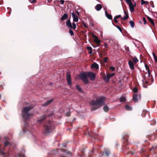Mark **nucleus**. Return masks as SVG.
Returning a JSON list of instances; mask_svg holds the SVG:
<instances>
[{
    "instance_id": "79ce46f5",
    "label": "nucleus",
    "mask_w": 157,
    "mask_h": 157,
    "mask_svg": "<svg viewBox=\"0 0 157 157\" xmlns=\"http://www.w3.org/2000/svg\"><path fill=\"white\" fill-rule=\"evenodd\" d=\"M143 21L144 22V24H146V23H147V21H146V19L145 18V17H144L143 18Z\"/></svg>"
},
{
    "instance_id": "7ed1b4c3",
    "label": "nucleus",
    "mask_w": 157,
    "mask_h": 157,
    "mask_svg": "<svg viewBox=\"0 0 157 157\" xmlns=\"http://www.w3.org/2000/svg\"><path fill=\"white\" fill-rule=\"evenodd\" d=\"M53 127L52 124V121H49L44 126L43 133L46 135H48L53 131Z\"/></svg>"
},
{
    "instance_id": "6e6d98bb",
    "label": "nucleus",
    "mask_w": 157,
    "mask_h": 157,
    "mask_svg": "<svg viewBox=\"0 0 157 157\" xmlns=\"http://www.w3.org/2000/svg\"><path fill=\"white\" fill-rule=\"evenodd\" d=\"M105 47H108L107 44L106 43H105Z\"/></svg>"
},
{
    "instance_id": "c756f323",
    "label": "nucleus",
    "mask_w": 157,
    "mask_h": 157,
    "mask_svg": "<svg viewBox=\"0 0 157 157\" xmlns=\"http://www.w3.org/2000/svg\"><path fill=\"white\" fill-rule=\"evenodd\" d=\"M120 101L121 102H124L126 101L125 98L124 97H122L120 98Z\"/></svg>"
},
{
    "instance_id": "4c0bfd02",
    "label": "nucleus",
    "mask_w": 157,
    "mask_h": 157,
    "mask_svg": "<svg viewBox=\"0 0 157 157\" xmlns=\"http://www.w3.org/2000/svg\"><path fill=\"white\" fill-rule=\"evenodd\" d=\"M72 28H73L74 29H75L76 28V25L75 23H72Z\"/></svg>"
},
{
    "instance_id": "bb28decb",
    "label": "nucleus",
    "mask_w": 157,
    "mask_h": 157,
    "mask_svg": "<svg viewBox=\"0 0 157 157\" xmlns=\"http://www.w3.org/2000/svg\"><path fill=\"white\" fill-rule=\"evenodd\" d=\"M103 109L105 112H107L109 110V108L108 106L105 105L103 107Z\"/></svg>"
},
{
    "instance_id": "680f3d73",
    "label": "nucleus",
    "mask_w": 157,
    "mask_h": 157,
    "mask_svg": "<svg viewBox=\"0 0 157 157\" xmlns=\"http://www.w3.org/2000/svg\"><path fill=\"white\" fill-rule=\"evenodd\" d=\"M51 1H52V0H48V2H51Z\"/></svg>"
},
{
    "instance_id": "ddd939ff",
    "label": "nucleus",
    "mask_w": 157,
    "mask_h": 157,
    "mask_svg": "<svg viewBox=\"0 0 157 157\" xmlns=\"http://www.w3.org/2000/svg\"><path fill=\"white\" fill-rule=\"evenodd\" d=\"M93 36L94 37V41L97 44H100L101 42V41L98 39V37L94 34L93 35Z\"/></svg>"
},
{
    "instance_id": "473e14b6",
    "label": "nucleus",
    "mask_w": 157,
    "mask_h": 157,
    "mask_svg": "<svg viewBox=\"0 0 157 157\" xmlns=\"http://www.w3.org/2000/svg\"><path fill=\"white\" fill-rule=\"evenodd\" d=\"M76 88L80 92H82V89L79 85H77Z\"/></svg>"
},
{
    "instance_id": "bf43d9fd",
    "label": "nucleus",
    "mask_w": 157,
    "mask_h": 157,
    "mask_svg": "<svg viewBox=\"0 0 157 157\" xmlns=\"http://www.w3.org/2000/svg\"><path fill=\"white\" fill-rule=\"evenodd\" d=\"M76 12L77 15L79 16V12L77 11H76Z\"/></svg>"
},
{
    "instance_id": "4468645a",
    "label": "nucleus",
    "mask_w": 157,
    "mask_h": 157,
    "mask_svg": "<svg viewBox=\"0 0 157 157\" xmlns=\"http://www.w3.org/2000/svg\"><path fill=\"white\" fill-rule=\"evenodd\" d=\"M4 150L5 148H2V145L0 144V155H4L5 154V153L4 151Z\"/></svg>"
},
{
    "instance_id": "13d9d810",
    "label": "nucleus",
    "mask_w": 157,
    "mask_h": 157,
    "mask_svg": "<svg viewBox=\"0 0 157 157\" xmlns=\"http://www.w3.org/2000/svg\"><path fill=\"white\" fill-rule=\"evenodd\" d=\"M67 154H68L69 155H71V152H68L67 153Z\"/></svg>"
},
{
    "instance_id": "aec40b11",
    "label": "nucleus",
    "mask_w": 157,
    "mask_h": 157,
    "mask_svg": "<svg viewBox=\"0 0 157 157\" xmlns=\"http://www.w3.org/2000/svg\"><path fill=\"white\" fill-rule=\"evenodd\" d=\"M68 17V15L67 13H66L64 14L62 17L60 18V20L63 21L64 20L67 18Z\"/></svg>"
},
{
    "instance_id": "e2e57ef3",
    "label": "nucleus",
    "mask_w": 157,
    "mask_h": 157,
    "mask_svg": "<svg viewBox=\"0 0 157 157\" xmlns=\"http://www.w3.org/2000/svg\"><path fill=\"white\" fill-rule=\"evenodd\" d=\"M134 154V152H132L131 153L132 155H133Z\"/></svg>"
},
{
    "instance_id": "5701e85b",
    "label": "nucleus",
    "mask_w": 157,
    "mask_h": 157,
    "mask_svg": "<svg viewBox=\"0 0 157 157\" xmlns=\"http://www.w3.org/2000/svg\"><path fill=\"white\" fill-rule=\"evenodd\" d=\"M109 77L107 74L106 76H105L103 78L104 80L106 82H108L110 79Z\"/></svg>"
},
{
    "instance_id": "7c9ffc66",
    "label": "nucleus",
    "mask_w": 157,
    "mask_h": 157,
    "mask_svg": "<svg viewBox=\"0 0 157 157\" xmlns=\"http://www.w3.org/2000/svg\"><path fill=\"white\" fill-rule=\"evenodd\" d=\"M157 149V145H155L153 146L152 149H151V150H153L154 151H155V150Z\"/></svg>"
},
{
    "instance_id": "58836bf2",
    "label": "nucleus",
    "mask_w": 157,
    "mask_h": 157,
    "mask_svg": "<svg viewBox=\"0 0 157 157\" xmlns=\"http://www.w3.org/2000/svg\"><path fill=\"white\" fill-rule=\"evenodd\" d=\"M133 91L134 92L136 93L138 92V90L135 87L133 89Z\"/></svg>"
},
{
    "instance_id": "de8ad7c7",
    "label": "nucleus",
    "mask_w": 157,
    "mask_h": 157,
    "mask_svg": "<svg viewBox=\"0 0 157 157\" xmlns=\"http://www.w3.org/2000/svg\"><path fill=\"white\" fill-rule=\"evenodd\" d=\"M107 57H105L104 59V63H106L107 62Z\"/></svg>"
},
{
    "instance_id": "dca6fc26",
    "label": "nucleus",
    "mask_w": 157,
    "mask_h": 157,
    "mask_svg": "<svg viewBox=\"0 0 157 157\" xmlns=\"http://www.w3.org/2000/svg\"><path fill=\"white\" fill-rule=\"evenodd\" d=\"M130 9V10L131 12H133L134 10V6L133 5V3H131V4L128 5Z\"/></svg>"
},
{
    "instance_id": "1a4fd4ad",
    "label": "nucleus",
    "mask_w": 157,
    "mask_h": 157,
    "mask_svg": "<svg viewBox=\"0 0 157 157\" xmlns=\"http://www.w3.org/2000/svg\"><path fill=\"white\" fill-rule=\"evenodd\" d=\"M72 16L73 18V20L74 21H75L76 22L78 21V18L77 15H76L75 13L73 12L72 13Z\"/></svg>"
},
{
    "instance_id": "a18cd8bd",
    "label": "nucleus",
    "mask_w": 157,
    "mask_h": 157,
    "mask_svg": "<svg viewBox=\"0 0 157 157\" xmlns=\"http://www.w3.org/2000/svg\"><path fill=\"white\" fill-rule=\"evenodd\" d=\"M144 151V150L143 148H141L140 149V151L139 152V153H142L143 151Z\"/></svg>"
},
{
    "instance_id": "2eb2a0df",
    "label": "nucleus",
    "mask_w": 157,
    "mask_h": 157,
    "mask_svg": "<svg viewBox=\"0 0 157 157\" xmlns=\"http://www.w3.org/2000/svg\"><path fill=\"white\" fill-rule=\"evenodd\" d=\"M46 116V115H43L41 117L40 119H38L37 121L40 123H41L45 119Z\"/></svg>"
},
{
    "instance_id": "603ef678",
    "label": "nucleus",
    "mask_w": 157,
    "mask_h": 157,
    "mask_svg": "<svg viewBox=\"0 0 157 157\" xmlns=\"http://www.w3.org/2000/svg\"><path fill=\"white\" fill-rule=\"evenodd\" d=\"M152 55H153V56L154 57V58L156 57L154 52H153L152 53Z\"/></svg>"
},
{
    "instance_id": "3c124183",
    "label": "nucleus",
    "mask_w": 157,
    "mask_h": 157,
    "mask_svg": "<svg viewBox=\"0 0 157 157\" xmlns=\"http://www.w3.org/2000/svg\"><path fill=\"white\" fill-rule=\"evenodd\" d=\"M117 19L114 17V20L116 23H118V21L116 20Z\"/></svg>"
},
{
    "instance_id": "0e129e2a",
    "label": "nucleus",
    "mask_w": 157,
    "mask_h": 157,
    "mask_svg": "<svg viewBox=\"0 0 157 157\" xmlns=\"http://www.w3.org/2000/svg\"><path fill=\"white\" fill-rule=\"evenodd\" d=\"M54 151L53 150V151H51V153H52L54 152Z\"/></svg>"
},
{
    "instance_id": "37998d69",
    "label": "nucleus",
    "mask_w": 157,
    "mask_h": 157,
    "mask_svg": "<svg viewBox=\"0 0 157 157\" xmlns=\"http://www.w3.org/2000/svg\"><path fill=\"white\" fill-rule=\"evenodd\" d=\"M110 68L112 71H114L115 70V68L113 66H111Z\"/></svg>"
},
{
    "instance_id": "4d7b16f0",
    "label": "nucleus",
    "mask_w": 157,
    "mask_h": 157,
    "mask_svg": "<svg viewBox=\"0 0 157 157\" xmlns=\"http://www.w3.org/2000/svg\"><path fill=\"white\" fill-rule=\"evenodd\" d=\"M52 115H53V113H51V114L48 115V117H50V116Z\"/></svg>"
},
{
    "instance_id": "f03ea898",
    "label": "nucleus",
    "mask_w": 157,
    "mask_h": 157,
    "mask_svg": "<svg viewBox=\"0 0 157 157\" xmlns=\"http://www.w3.org/2000/svg\"><path fill=\"white\" fill-rule=\"evenodd\" d=\"M33 107V106L30 105L23 108L22 110V115L23 118L26 120H27L30 117L33 116L32 114L30 112V111Z\"/></svg>"
},
{
    "instance_id": "2f4dec72",
    "label": "nucleus",
    "mask_w": 157,
    "mask_h": 157,
    "mask_svg": "<svg viewBox=\"0 0 157 157\" xmlns=\"http://www.w3.org/2000/svg\"><path fill=\"white\" fill-rule=\"evenodd\" d=\"M124 48L126 52L127 53L129 51L128 47L126 45H125L124 46Z\"/></svg>"
},
{
    "instance_id": "f8f14e48",
    "label": "nucleus",
    "mask_w": 157,
    "mask_h": 157,
    "mask_svg": "<svg viewBox=\"0 0 157 157\" xmlns=\"http://www.w3.org/2000/svg\"><path fill=\"white\" fill-rule=\"evenodd\" d=\"M128 64L131 69L134 70L135 68L134 64L130 60L128 61Z\"/></svg>"
},
{
    "instance_id": "cd10ccee",
    "label": "nucleus",
    "mask_w": 157,
    "mask_h": 157,
    "mask_svg": "<svg viewBox=\"0 0 157 157\" xmlns=\"http://www.w3.org/2000/svg\"><path fill=\"white\" fill-rule=\"evenodd\" d=\"M129 23L131 27L132 28H134L135 25L134 22L133 21L131 20L129 21Z\"/></svg>"
},
{
    "instance_id": "4be33fe9",
    "label": "nucleus",
    "mask_w": 157,
    "mask_h": 157,
    "mask_svg": "<svg viewBox=\"0 0 157 157\" xmlns=\"http://www.w3.org/2000/svg\"><path fill=\"white\" fill-rule=\"evenodd\" d=\"M91 67L92 68H98L99 67L98 65L96 63H94L92 64Z\"/></svg>"
},
{
    "instance_id": "5fc2aeb1",
    "label": "nucleus",
    "mask_w": 157,
    "mask_h": 157,
    "mask_svg": "<svg viewBox=\"0 0 157 157\" xmlns=\"http://www.w3.org/2000/svg\"><path fill=\"white\" fill-rule=\"evenodd\" d=\"M155 61L157 63V57H156L155 58H154Z\"/></svg>"
},
{
    "instance_id": "412c9836",
    "label": "nucleus",
    "mask_w": 157,
    "mask_h": 157,
    "mask_svg": "<svg viewBox=\"0 0 157 157\" xmlns=\"http://www.w3.org/2000/svg\"><path fill=\"white\" fill-rule=\"evenodd\" d=\"M124 14L126 16L124 17H122L121 18L124 20H125L128 18V15L125 11H124Z\"/></svg>"
},
{
    "instance_id": "c9c22d12",
    "label": "nucleus",
    "mask_w": 157,
    "mask_h": 157,
    "mask_svg": "<svg viewBox=\"0 0 157 157\" xmlns=\"http://www.w3.org/2000/svg\"><path fill=\"white\" fill-rule=\"evenodd\" d=\"M69 33H70V35L71 36H73V35H74V33H73V31L71 29H69Z\"/></svg>"
},
{
    "instance_id": "a19ab883",
    "label": "nucleus",
    "mask_w": 157,
    "mask_h": 157,
    "mask_svg": "<svg viewBox=\"0 0 157 157\" xmlns=\"http://www.w3.org/2000/svg\"><path fill=\"white\" fill-rule=\"evenodd\" d=\"M18 156V157H25V156L24 155H21V154H19Z\"/></svg>"
},
{
    "instance_id": "ea45409f",
    "label": "nucleus",
    "mask_w": 157,
    "mask_h": 157,
    "mask_svg": "<svg viewBox=\"0 0 157 157\" xmlns=\"http://www.w3.org/2000/svg\"><path fill=\"white\" fill-rule=\"evenodd\" d=\"M116 27L121 32H122V29L118 25H117Z\"/></svg>"
},
{
    "instance_id": "9d476101",
    "label": "nucleus",
    "mask_w": 157,
    "mask_h": 157,
    "mask_svg": "<svg viewBox=\"0 0 157 157\" xmlns=\"http://www.w3.org/2000/svg\"><path fill=\"white\" fill-rule=\"evenodd\" d=\"M102 154L103 155H100L99 156L100 157H102L103 156L105 155L107 156H109L110 154V152L109 150H106L105 152H103Z\"/></svg>"
},
{
    "instance_id": "774afa93",
    "label": "nucleus",
    "mask_w": 157,
    "mask_h": 157,
    "mask_svg": "<svg viewBox=\"0 0 157 157\" xmlns=\"http://www.w3.org/2000/svg\"><path fill=\"white\" fill-rule=\"evenodd\" d=\"M156 136H157V133H156Z\"/></svg>"
},
{
    "instance_id": "a211bd4d",
    "label": "nucleus",
    "mask_w": 157,
    "mask_h": 157,
    "mask_svg": "<svg viewBox=\"0 0 157 157\" xmlns=\"http://www.w3.org/2000/svg\"><path fill=\"white\" fill-rule=\"evenodd\" d=\"M105 14L106 17L109 19L112 20V17L111 15L107 13L106 10L105 11Z\"/></svg>"
},
{
    "instance_id": "c85d7f7f",
    "label": "nucleus",
    "mask_w": 157,
    "mask_h": 157,
    "mask_svg": "<svg viewBox=\"0 0 157 157\" xmlns=\"http://www.w3.org/2000/svg\"><path fill=\"white\" fill-rule=\"evenodd\" d=\"M132 60L133 62L135 63H136L138 61V59L135 56L132 58Z\"/></svg>"
},
{
    "instance_id": "20e7f679",
    "label": "nucleus",
    "mask_w": 157,
    "mask_h": 157,
    "mask_svg": "<svg viewBox=\"0 0 157 157\" xmlns=\"http://www.w3.org/2000/svg\"><path fill=\"white\" fill-rule=\"evenodd\" d=\"M79 78L82 80L85 84H87L89 82L87 77V74L85 72H82L79 75Z\"/></svg>"
},
{
    "instance_id": "864d4df0",
    "label": "nucleus",
    "mask_w": 157,
    "mask_h": 157,
    "mask_svg": "<svg viewBox=\"0 0 157 157\" xmlns=\"http://www.w3.org/2000/svg\"><path fill=\"white\" fill-rule=\"evenodd\" d=\"M82 24H83V26L85 27L86 28H88L87 26L85 24H84V23H82Z\"/></svg>"
},
{
    "instance_id": "c03bdc74",
    "label": "nucleus",
    "mask_w": 157,
    "mask_h": 157,
    "mask_svg": "<svg viewBox=\"0 0 157 157\" xmlns=\"http://www.w3.org/2000/svg\"><path fill=\"white\" fill-rule=\"evenodd\" d=\"M121 15H119L117 16H116L114 17V18H116V19L119 18L120 17H121Z\"/></svg>"
},
{
    "instance_id": "39448f33",
    "label": "nucleus",
    "mask_w": 157,
    "mask_h": 157,
    "mask_svg": "<svg viewBox=\"0 0 157 157\" xmlns=\"http://www.w3.org/2000/svg\"><path fill=\"white\" fill-rule=\"evenodd\" d=\"M66 79L67 84L70 86H72V83L71 78V75L70 73L69 72L67 73Z\"/></svg>"
},
{
    "instance_id": "b1692460",
    "label": "nucleus",
    "mask_w": 157,
    "mask_h": 157,
    "mask_svg": "<svg viewBox=\"0 0 157 157\" xmlns=\"http://www.w3.org/2000/svg\"><path fill=\"white\" fill-rule=\"evenodd\" d=\"M87 49L89 51V53L91 54L92 53V48L91 47L88 46L87 47Z\"/></svg>"
},
{
    "instance_id": "f704fd0d",
    "label": "nucleus",
    "mask_w": 157,
    "mask_h": 157,
    "mask_svg": "<svg viewBox=\"0 0 157 157\" xmlns=\"http://www.w3.org/2000/svg\"><path fill=\"white\" fill-rule=\"evenodd\" d=\"M108 75L109 77V78H110L113 76H114V75H115V74L114 73H112L111 74H107Z\"/></svg>"
},
{
    "instance_id": "423d86ee",
    "label": "nucleus",
    "mask_w": 157,
    "mask_h": 157,
    "mask_svg": "<svg viewBox=\"0 0 157 157\" xmlns=\"http://www.w3.org/2000/svg\"><path fill=\"white\" fill-rule=\"evenodd\" d=\"M96 74L92 72H89L87 73V75L91 80H94L96 76Z\"/></svg>"
},
{
    "instance_id": "e433bc0d",
    "label": "nucleus",
    "mask_w": 157,
    "mask_h": 157,
    "mask_svg": "<svg viewBox=\"0 0 157 157\" xmlns=\"http://www.w3.org/2000/svg\"><path fill=\"white\" fill-rule=\"evenodd\" d=\"M148 2H146L145 1H144V0H142L141 2V4L142 5L144 4H148Z\"/></svg>"
},
{
    "instance_id": "9b49d317",
    "label": "nucleus",
    "mask_w": 157,
    "mask_h": 157,
    "mask_svg": "<svg viewBox=\"0 0 157 157\" xmlns=\"http://www.w3.org/2000/svg\"><path fill=\"white\" fill-rule=\"evenodd\" d=\"M66 25L70 29L72 28V25L70 21V19H68L66 23Z\"/></svg>"
},
{
    "instance_id": "0eeeda50",
    "label": "nucleus",
    "mask_w": 157,
    "mask_h": 157,
    "mask_svg": "<svg viewBox=\"0 0 157 157\" xmlns=\"http://www.w3.org/2000/svg\"><path fill=\"white\" fill-rule=\"evenodd\" d=\"M140 94L137 95L136 94H134L133 97V101L136 102H137L138 100V98H140Z\"/></svg>"
},
{
    "instance_id": "a878e982",
    "label": "nucleus",
    "mask_w": 157,
    "mask_h": 157,
    "mask_svg": "<svg viewBox=\"0 0 157 157\" xmlns=\"http://www.w3.org/2000/svg\"><path fill=\"white\" fill-rule=\"evenodd\" d=\"M125 109H126L128 110H132V108L128 105H125Z\"/></svg>"
},
{
    "instance_id": "6ab92c4d",
    "label": "nucleus",
    "mask_w": 157,
    "mask_h": 157,
    "mask_svg": "<svg viewBox=\"0 0 157 157\" xmlns=\"http://www.w3.org/2000/svg\"><path fill=\"white\" fill-rule=\"evenodd\" d=\"M5 139L6 140L4 143V145H5V146H8L10 145V144L8 141H7L8 140L9 138L8 137H5Z\"/></svg>"
},
{
    "instance_id": "6e6552de",
    "label": "nucleus",
    "mask_w": 157,
    "mask_h": 157,
    "mask_svg": "<svg viewBox=\"0 0 157 157\" xmlns=\"http://www.w3.org/2000/svg\"><path fill=\"white\" fill-rule=\"evenodd\" d=\"M53 99L48 100L45 102V103L43 104L42 105L43 106H46L51 104L53 101Z\"/></svg>"
},
{
    "instance_id": "69168bd1",
    "label": "nucleus",
    "mask_w": 157,
    "mask_h": 157,
    "mask_svg": "<svg viewBox=\"0 0 157 157\" xmlns=\"http://www.w3.org/2000/svg\"><path fill=\"white\" fill-rule=\"evenodd\" d=\"M30 1H31L32 2H34V0H30Z\"/></svg>"
},
{
    "instance_id": "49530a36",
    "label": "nucleus",
    "mask_w": 157,
    "mask_h": 157,
    "mask_svg": "<svg viewBox=\"0 0 157 157\" xmlns=\"http://www.w3.org/2000/svg\"><path fill=\"white\" fill-rule=\"evenodd\" d=\"M145 67L146 69H147L149 70V67L147 64H145Z\"/></svg>"
},
{
    "instance_id": "8fccbe9b",
    "label": "nucleus",
    "mask_w": 157,
    "mask_h": 157,
    "mask_svg": "<svg viewBox=\"0 0 157 157\" xmlns=\"http://www.w3.org/2000/svg\"><path fill=\"white\" fill-rule=\"evenodd\" d=\"M70 113L68 112V113H66V114H65V115L66 116H70Z\"/></svg>"
},
{
    "instance_id": "09e8293b",
    "label": "nucleus",
    "mask_w": 157,
    "mask_h": 157,
    "mask_svg": "<svg viewBox=\"0 0 157 157\" xmlns=\"http://www.w3.org/2000/svg\"><path fill=\"white\" fill-rule=\"evenodd\" d=\"M60 1L61 3V4H62V5L63 4L64 2V1L63 0H60Z\"/></svg>"
},
{
    "instance_id": "f3484780",
    "label": "nucleus",
    "mask_w": 157,
    "mask_h": 157,
    "mask_svg": "<svg viewBox=\"0 0 157 157\" xmlns=\"http://www.w3.org/2000/svg\"><path fill=\"white\" fill-rule=\"evenodd\" d=\"M102 8V6L100 4H97L95 7V9L97 11H99Z\"/></svg>"
},
{
    "instance_id": "393cba45",
    "label": "nucleus",
    "mask_w": 157,
    "mask_h": 157,
    "mask_svg": "<svg viewBox=\"0 0 157 157\" xmlns=\"http://www.w3.org/2000/svg\"><path fill=\"white\" fill-rule=\"evenodd\" d=\"M147 19H148V20L149 21L152 25H154V21L152 18H151L149 17H147Z\"/></svg>"
},
{
    "instance_id": "f257e3e1",
    "label": "nucleus",
    "mask_w": 157,
    "mask_h": 157,
    "mask_svg": "<svg viewBox=\"0 0 157 157\" xmlns=\"http://www.w3.org/2000/svg\"><path fill=\"white\" fill-rule=\"evenodd\" d=\"M105 97H101L98 99L91 101L90 104V105L93 106L91 108V110L92 111H94L99 108V106L104 105L105 104Z\"/></svg>"
},
{
    "instance_id": "338daca9",
    "label": "nucleus",
    "mask_w": 157,
    "mask_h": 157,
    "mask_svg": "<svg viewBox=\"0 0 157 157\" xmlns=\"http://www.w3.org/2000/svg\"><path fill=\"white\" fill-rule=\"evenodd\" d=\"M24 132H26V131L25 130H24Z\"/></svg>"
},
{
    "instance_id": "72a5a7b5",
    "label": "nucleus",
    "mask_w": 157,
    "mask_h": 157,
    "mask_svg": "<svg viewBox=\"0 0 157 157\" xmlns=\"http://www.w3.org/2000/svg\"><path fill=\"white\" fill-rule=\"evenodd\" d=\"M125 0L126 2V3L128 5L131 4V3H132V2H131V0Z\"/></svg>"
},
{
    "instance_id": "052dcab7",
    "label": "nucleus",
    "mask_w": 157,
    "mask_h": 157,
    "mask_svg": "<svg viewBox=\"0 0 157 157\" xmlns=\"http://www.w3.org/2000/svg\"><path fill=\"white\" fill-rule=\"evenodd\" d=\"M151 6L152 8H154V5H151Z\"/></svg>"
}]
</instances>
